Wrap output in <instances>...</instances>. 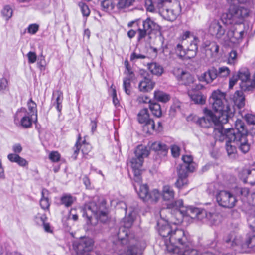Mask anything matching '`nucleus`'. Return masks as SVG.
<instances>
[{"instance_id":"1","label":"nucleus","mask_w":255,"mask_h":255,"mask_svg":"<svg viewBox=\"0 0 255 255\" xmlns=\"http://www.w3.org/2000/svg\"><path fill=\"white\" fill-rule=\"evenodd\" d=\"M247 129L243 121L237 119L234 128L224 129L223 126H219L215 130V139L219 141H223L228 138L238 146L239 150L245 154L250 150V145L247 140Z\"/></svg>"},{"instance_id":"2","label":"nucleus","mask_w":255,"mask_h":255,"mask_svg":"<svg viewBox=\"0 0 255 255\" xmlns=\"http://www.w3.org/2000/svg\"><path fill=\"white\" fill-rule=\"evenodd\" d=\"M209 102L215 112L214 115L221 124H226L233 116L234 111L225 99V94L220 90H217L212 92Z\"/></svg>"},{"instance_id":"3","label":"nucleus","mask_w":255,"mask_h":255,"mask_svg":"<svg viewBox=\"0 0 255 255\" xmlns=\"http://www.w3.org/2000/svg\"><path fill=\"white\" fill-rule=\"evenodd\" d=\"M223 241L227 246L237 252H255V234H247L243 238L235 232H231L224 236Z\"/></svg>"},{"instance_id":"4","label":"nucleus","mask_w":255,"mask_h":255,"mask_svg":"<svg viewBox=\"0 0 255 255\" xmlns=\"http://www.w3.org/2000/svg\"><path fill=\"white\" fill-rule=\"evenodd\" d=\"M106 202L103 199H95L85 204L83 208V216H86L89 220L92 216L103 223L108 220Z\"/></svg>"},{"instance_id":"5","label":"nucleus","mask_w":255,"mask_h":255,"mask_svg":"<svg viewBox=\"0 0 255 255\" xmlns=\"http://www.w3.org/2000/svg\"><path fill=\"white\" fill-rule=\"evenodd\" d=\"M149 154L148 147L140 145L134 151V155L130 160V163L133 172V180L138 183L141 181L142 166L144 159Z\"/></svg>"},{"instance_id":"6","label":"nucleus","mask_w":255,"mask_h":255,"mask_svg":"<svg viewBox=\"0 0 255 255\" xmlns=\"http://www.w3.org/2000/svg\"><path fill=\"white\" fill-rule=\"evenodd\" d=\"M249 10L235 4H230L228 11L222 15V18L229 20V23H237L239 20L248 15ZM225 22L227 23L228 21Z\"/></svg>"},{"instance_id":"7","label":"nucleus","mask_w":255,"mask_h":255,"mask_svg":"<svg viewBox=\"0 0 255 255\" xmlns=\"http://www.w3.org/2000/svg\"><path fill=\"white\" fill-rule=\"evenodd\" d=\"M142 177L141 181L138 183L133 180V185L135 190L136 191L139 197L144 202L154 201L156 202L160 196V193L158 190L154 189L151 192L149 191L148 185L142 184Z\"/></svg>"},{"instance_id":"8","label":"nucleus","mask_w":255,"mask_h":255,"mask_svg":"<svg viewBox=\"0 0 255 255\" xmlns=\"http://www.w3.org/2000/svg\"><path fill=\"white\" fill-rule=\"evenodd\" d=\"M216 198L219 206L228 209L234 207L238 202L236 196L226 190L219 191L216 195Z\"/></svg>"},{"instance_id":"9","label":"nucleus","mask_w":255,"mask_h":255,"mask_svg":"<svg viewBox=\"0 0 255 255\" xmlns=\"http://www.w3.org/2000/svg\"><path fill=\"white\" fill-rule=\"evenodd\" d=\"M160 27L154 21L150 18H147L142 21V28H138L137 29L138 41L145 38L147 35H150L153 31H159Z\"/></svg>"},{"instance_id":"10","label":"nucleus","mask_w":255,"mask_h":255,"mask_svg":"<svg viewBox=\"0 0 255 255\" xmlns=\"http://www.w3.org/2000/svg\"><path fill=\"white\" fill-rule=\"evenodd\" d=\"M178 179L175 182L176 186L181 188L188 183V172H192L194 171L193 165L181 164L177 167Z\"/></svg>"},{"instance_id":"11","label":"nucleus","mask_w":255,"mask_h":255,"mask_svg":"<svg viewBox=\"0 0 255 255\" xmlns=\"http://www.w3.org/2000/svg\"><path fill=\"white\" fill-rule=\"evenodd\" d=\"M239 80L241 81L240 87L243 91H251L255 87L254 82L250 80V73L246 67L241 68L236 73Z\"/></svg>"},{"instance_id":"12","label":"nucleus","mask_w":255,"mask_h":255,"mask_svg":"<svg viewBox=\"0 0 255 255\" xmlns=\"http://www.w3.org/2000/svg\"><path fill=\"white\" fill-rule=\"evenodd\" d=\"M127 249L119 252V255H141L146 247V243L143 241L134 243V240L128 242Z\"/></svg>"},{"instance_id":"13","label":"nucleus","mask_w":255,"mask_h":255,"mask_svg":"<svg viewBox=\"0 0 255 255\" xmlns=\"http://www.w3.org/2000/svg\"><path fill=\"white\" fill-rule=\"evenodd\" d=\"M127 249L119 252V255H141L146 247V243L143 241L134 243V240L128 242Z\"/></svg>"},{"instance_id":"14","label":"nucleus","mask_w":255,"mask_h":255,"mask_svg":"<svg viewBox=\"0 0 255 255\" xmlns=\"http://www.w3.org/2000/svg\"><path fill=\"white\" fill-rule=\"evenodd\" d=\"M218 118L214 115L211 111H208L205 117L199 118L197 121V124H199L201 127L204 128H208L214 125L215 127L214 128V135L215 136V130L216 128H219V126H222L224 124L218 120Z\"/></svg>"},{"instance_id":"15","label":"nucleus","mask_w":255,"mask_h":255,"mask_svg":"<svg viewBox=\"0 0 255 255\" xmlns=\"http://www.w3.org/2000/svg\"><path fill=\"white\" fill-rule=\"evenodd\" d=\"M14 122L16 124L18 122L23 128H28L32 126V118L25 108H21L15 114Z\"/></svg>"},{"instance_id":"16","label":"nucleus","mask_w":255,"mask_h":255,"mask_svg":"<svg viewBox=\"0 0 255 255\" xmlns=\"http://www.w3.org/2000/svg\"><path fill=\"white\" fill-rule=\"evenodd\" d=\"M226 26L224 24L222 25L218 20H214L210 24L208 32L217 39L224 42L226 35Z\"/></svg>"},{"instance_id":"17","label":"nucleus","mask_w":255,"mask_h":255,"mask_svg":"<svg viewBox=\"0 0 255 255\" xmlns=\"http://www.w3.org/2000/svg\"><path fill=\"white\" fill-rule=\"evenodd\" d=\"M157 6L162 15L169 21H173L176 18V15L173 10L167 7V3L170 4L171 0H155Z\"/></svg>"},{"instance_id":"18","label":"nucleus","mask_w":255,"mask_h":255,"mask_svg":"<svg viewBox=\"0 0 255 255\" xmlns=\"http://www.w3.org/2000/svg\"><path fill=\"white\" fill-rule=\"evenodd\" d=\"M237 27H232L227 31L224 38L225 44H228L229 42L238 43L242 41L245 32L244 30L239 31Z\"/></svg>"},{"instance_id":"19","label":"nucleus","mask_w":255,"mask_h":255,"mask_svg":"<svg viewBox=\"0 0 255 255\" xmlns=\"http://www.w3.org/2000/svg\"><path fill=\"white\" fill-rule=\"evenodd\" d=\"M217 73V68L215 66H212L203 73L198 75V79L200 82L209 84L212 83L216 78H218Z\"/></svg>"},{"instance_id":"20","label":"nucleus","mask_w":255,"mask_h":255,"mask_svg":"<svg viewBox=\"0 0 255 255\" xmlns=\"http://www.w3.org/2000/svg\"><path fill=\"white\" fill-rule=\"evenodd\" d=\"M183 201L181 199L177 200L176 201L172 202L171 203L167 205V207L166 209H162L161 210L160 212L161 218H163L164 220H165L166 222H168L169 220H171V221L172 222L171 220V218L173 217L172 214H169V216H166L165 217H164V215L165 213L169 212V210L172 208L175 209L176 210V212L179 214H180L179 211L177 210V209L183 207Z\"/></svg>"},{"instance_id":"21","label":"nucleus","mask_w":255,"mask_h":255,"mask_svg":"<svg viewBox=\"0 0 255 255\" xmlns=\"http://www.w3.org/2000/svg\"><path fill=\"white\" fill-rule=\"evenodd\" d=\"M128 230L129 228L123 226L119 228L117 236L121 242V244L123 245H127L128 242H131V241L134 240V239H129V236L128 234Z\"/></svg>"},{"instance_id":"22","label":"nucleus","mask_w":255,"mask_h":255,"mask_svg":"<svg viewBox=\"0 0 255 255\" xmlns=\"http://www.w3.org/2000/svg\"><path fill=\"white\" fill-rule=\"evenodd\" d=\"M205 48L206 54L211 57H216L217 56L219 46L215 42H207Z\"/></svg>"},{"instance_id":"23","label":"nucleus","mask_w":255,"mask_h":255,"mask_svg":"<svg viewBox=\"0 0 255 255\" xmlns=\"http://www.w3.org/2000/svg\"><path fill=\"white\" fill-rule=\"evenodd\" d=\"M179 71L180 74L177 76V78L182 84L189 85L194 82V78L190 73L183 70Z\"/></svg>"},{"instance_id":"24","label":"nucleus","mask_w":255,"mask_h":255,"mask_svg":"<svg viewBox=\"0 0 255 255\" xmlns=\"http://www.w3.org/2000/svg\"><path fill=\"white\" fill-rule=\"evenodd\" d=\"M155 83L151 80V77H145L139 83L138 88L140 91L148 92L154 87Z\"/></svg>"},{"instance_id":"25","label":"nucleus","mask_w":255,"mask_h":255,"mask_svg":"<svg viewBox=\"0 0 255 255\" xmlns=\"http://www.w3.org/2000/svg\"><path fill=\"white\" fill-rule=\"evenodd\" d=\"M226 140V149L228 156L232 159H235L238 157L237 151L235 145L238 146L233 141H230L228 138H225Z\"/></svg>"},{"instance_id":"26","label":"nucleus","mask_w":255,"mask_h":255,"mask_svg":"<svg viewBox=\"0 0 255 255\" xmlns=\"http://www.w3.org/2000/svg\"><path fill=\"white\" fill-rule=\"evenodd\" d=\"M150 149L155 151H158L159 154L165 156L168 150V147L164 143L160 142H155L150 145Z\"/></svg>"},{"instance_id":"27","label":"nucleus","mask_w":255,"mask_h":255,"mask_svg":"<svg viewBox=\"0 0 255 255\" xmlns=\"http://www.w3.org/2000/svg\"><path fill=\"white\" fill-rule=\"evenodd\" d=\"M161 195L164 200L171 201L174 198L175 192L172 187L165 185L163 187Z\"/></svg>"},{"instance_id":"28","label":"nucleus","mask_w":255,"mask_h":255,"mask_svg":"<svg viewBox=\"0 0 255 255\" xmlns=\"http://www.w3.org/2000/svg\"><path fill=\"white\" fill-rule=\"evenodd\" d=\"M56 96V99L53 102V105L56 106V108L59 112V114H61L62 105V103L63 100V93L60 90H57L53 93V97Z\"/></svg>"},{"instance_id":"29","label":"nucleus","mask_w":255,"mask_h":255,"mask_svg":"<svg viewBox=\"0 0 255 255\" xmlns=\"http://www.w3.org/2000/svg\"><path fill=\"white\" fill-rule=\"evenodd\" d=\"M76 199V197L70 194H63L60 197V204L66 207H69L72 206Z\"/></svg>"},{"instance_id":"30","label":"nucleus","mask_w":255,"mask_h":255,"mask_svg":"<svg viewBox=\"0 0 255 255\" xmlns=\"http://www.w3.org/2000/svg\"><path fill=\"white\" fill-rule=\"evenodd\" d=\"M147 67L152 74L160 76L163 72V68L157 63L153 62L148 64Z\"/></svg>"},{"instance_id":"31","label":"nucleus","mask_w":255,"mask_h":255,"mask_svg":"<svg viewBox=\"0 0 255 255\" xmlns=\"http://www.w3.org/2000/svg\"><path fill=\"white\" fill-rule=\"evenodd\" d=\"M245 100V97L242 91H237L235 92L234 96V103L239 109H241L244 106Z\"/></svg>"},{"instance_id":"32","label":"nucleus","mask_w":255,"mask_h":255,"mask_svg":"<svg viewBox=\"0 0 255 255\" xmlns=\"http://www.w3.org/2000/svg\"><path fill=\"white\" fill-rule=\"evenodd\" d=\"M134 217L135 213L134 212L133 210H132L129 211L128 215V216H126L125 217L123 218L122 221V226L128 228H130L132 226L133 222L134 220Z\"/></svg>"},{"instance_id":"33","label":"nucleus","mask_w":255,"mask_h":255,"mask_svg":"<svg viewBox=\"0 0 255 255\" xmlns=\"http://www.w3.org/2000/svg\"><path fill=\"white\" fill-rule=\"evenodd\" d=\"M151 118L149 117L148 110L147 108L141 110L137 114V120L141 124H143L149 121Z\"/></svg>"},{"instance_id":"34","label":"nucleus","mask_w":255,"mask_h":255,"mask_svg":"<svg viewBox=\"0 0 255 255\" xmlns=\"http://www.w3.org/2000/svg\"><path fill=\"white\" fill-rule=\"evenodd\" d=\"M48 193L47 190L43 189L42 190V197L40 201V205L42 209L43 210L48 209L50 205L48 197L46 195Z\"/></svg>"},{"instance_id":"35","label":"nucleus","mask_w":255,"mask_h":255,"mask_svg":"<svg viewBox=\"0 0 255 255\" xmlns=\"http://www.w3.org/2000/svg\"><path fill=\"white\" fill-rule=\"evenodd\" d=\"M245 174L247 175L246 177L244 180L245 183H249L252 185L255 184V169L246 170L244 171Z\"/></svg>"},{"instance_id":"36","label":"nucleus","mask_w":255,"mask_h":255,"mask_svg":"<svg viewBox=\"0 0 255 255\" xmlns=\"http://www.w3.org/2000/svg\"><path fill=\"white\" fill-rule=\"evenodd\" d=\"M27 106L29 111L28 114H30L31 117H32L33 115L35 116V119L33 121L34 122H36L37 121V110L36 104L31 98L27 102Z\"/></svg>"},{"instance_id":"37","label":"nucleus","mask_w":255,"mask_h":255,"mask_svg":"<svg viewBox=\"0 0 255 255\" xmlns=\"http://www.w3.org/2000/svg\"><path fill=\"white\" fill-rule=\"evenodd\" d=\"M217 77L218 79H226L230 75L231 71L226 66H221L217 68Z\"/></svg>"},{"instance_id":"38","label":"nucleus","mask_w":255,"mask_h":255,"mask_svg":"<svg viewBox=\"0 0 255 255\" xmlns=\"http://www.w3.org/2000/svg\"><path fill=\"white\" fill-rule=\"evenodd\" d=\"M101 6L103 10L110 12L115 11L116 5L112 0H104L101 2Z\"/></svg>"},{"instance_id":"39","label":"nucleus","mask_w":255,"mask_h":255,"mask_svg":"<svg viewBox=\"0 0 255 255\" xmlns=\"http://www.w3.org/2000/svg\"><path fill=\"white\" fill-rule=\"evenodd\" d=\"M154 121L151 119L149 121L143 124V131L146 133L151 134L155 130Z\"/></svg>"},{"instance_id":"40","label":"nucleus","mask_w":255,"mask_h":255,"mask_svg":"<svg viewBox=\"0 0 255 255\" xmlns=\"http://www.w3.org/2000/svg\"><path fill=\"white\" fill-rule=\"evenodd\" d=\"M154 97L157 101L163 103L168 102L170 99L169 94L160 91L154 92Z\"/></svg>"},{"instance_id":"41","label":"nucleus","mask_w":255,"mask_h":255,"mask_svg":"<svg viewBox=\"0 0 255 255\" xmlns=\"http://www.w3.org/2000/svg\"><path fill=\"white\" fill-rule=\"evenodd\" d=\"M149 109L152 114L157 117H160L162 111L160 105L157 103H151L149 104Z\"/></svg>"},{"instance_id":"42","label":"nucleus","mask_w":255,"mask_h":255,"mask_svg":"<svg viewBox=\"0 0 255 255\" xmlns=\"http://www.w3.org/2000/svg\"><path fill=\"white\" fill-rule=\"evenodd\" d=\"M47 219L46 215L43 211L38 212L34 217L35 223L39 226H42V224H44V222H46Z\"/></svg>"},{"instance_id":"43","label":"nucleus","mask_w":255,"mask_h":255,"mask_svg":"<svg viewBox=\"0 0 255 255\" xmlns=\"http://www.w3.org/2000/svg\"><path fill=\"white\" fill-rule=\"evenodd\" d=\"M189 95L191 100L194 102L195 104H203L205 102L206 98L201 93H197L194 94H190Z\"/></svg>"},{"instance_id":"44","label":"nucleus","mask_w":255,"mask_h":255,"mask_svg":"<svg viewBox=\"0 0 255 255\" xmlns=\"http://www.w3.org/2000/svg\"><path fill=\"white\" fill-rule=\"evenodd\" d=\"M133 1V0H118L116 8L119 10L126 8L132 5Z\"/></svg>"},{"instance_id":"45","label":"nucleus","mask_w":255,"mask_h":255,"mask_svg":"<svg viewBox=\"0 0 255 255\" xmlns=\"http://www.w3.org/2000/svg\"><path fill=\"white\" fill-rule=\"evenodd\" d=\"M182 43H178L175 48V51L177 56L182 60L184 59L186 55V50L183 48Z\"/></svg>"},{"instance_id":"46","label":"nucleus","mask_w":255,"mask_h":255,"mask_svg":"<svg viewBox=\"0 0 255 255\" xmlns=\"http://www.w3.org/2000/svg\"><path fill=\"white\" fill-rule=\"evenodd\" d=\"M199 39L198 37H194L193 39L190 40V45L187 47V49L192 51V52H197L198 44L199 42Z\"/></svg>"},{"instance_id":"47","label":"nucleus","mask_w":255,"mask_h":255,"mask_svg":"<svg viewBox=\"0 0 255 255\" xmlns=\"http://www.w3.org/2000/svg\"><path fill=\"white\" fill-rule=\"evenodd\" d=\"M194 37H196V36H195L191 32L189 31L184 32L180 37V41L181 42V43H182V44L185 45L187 40L191 39H193Z\"/></svg>"},{"instance_id":"48","label":"nucleus","mask_w":255,"mask_h":255,"mask_svg":"<svg viewBox=\"0 0 255 255\" xmlns=\"http://www.w3.org/2000/svg\"><path fill=\"white\" fill-rule=\"evenodd\" d=\"M200 212V209L196 207H189L186 210V214L191 218H196L198 213Z\"/></svg>"},{"instance_id":"49","label":"nucleus","mask_w":255,"mask_h":255,"mask_svg":"<svg viewBox=\"0 0 255 255\" xmlns=\"http://www.w3.org/2000/svg\"><path fill=\"white\" fill-rule=\"evenodd\" d=\"M8 81L4 78L0 79V95L3 94L8 91Z\"/></svg>"},{"instance_id":"50","label":"nucleus","mask_w":255,"mask_h":255,"mask_svg":"<svg viewBox=\"0 0 255 255\" xmlns=\"http://www.w3.org/2000/svg\"><path fill=\"white\" fill-rule=\"evenodd\" d=\"M79 6L80 8L81 12L84 16H88L90 13L88 6L83 2H79Z\"/></svg>"},{"instance_id":"51","label":"nucleus","mask_w":255,"mask_h":255,"mask_svg":"<svg viewBox=\"0 0 255 255\" xmlns=\"http://www.w3.org/2000/svg\"><path fill=\"white\" fill-rule=\"evenodd\" d=\"M2 14L6 20H8L12 15V9L8 5L5 6L2 11Z\"/></svg>"},{"instance_id":"52","label":"nucleus","mask_w":255,"mask_h":255,"mask_svg":"<svg viewBox=\"0 0 255 255\" xmlns=\"http://www.w3.org/2000/svg\"><path fill=\"white\" fill-rule=\"evenodd\" d=\"M146 57L145 55L139 53L136 50H135L130 55V59L131 61L135 62L138 59H142Z\"/></svg>"},{"instance_id":"53","label":"nucleus","mask_w":255,"mask_h":255,"mask_svg":"<svg viewBox=\"0 0 255 255\" xmlns=\"http://www.w3.org/2000/svg\"><path fill=\"white\" fill-rule=\"evenodd\" d=\"M237 195L241 198L246 197L249 193V189L248 188H238L236 190Z\"/></svg>"},{"instance_id":"54","label":"nucleus","mask_w":255,"mask_h":255,"mask_svg":"<svg viewBox=\"0 0 255 255\" xmlns=\"http://www.w3.org/2000/svg\"><path fill=\"white\" fill-rule=\"evenodd\" d=\"M123 87L126 93L130 95L131 92V84L128 79H123Z\"/></svg>"},{"instance_id":"55","label":"nucleus","mask_w":255,"mask_h":255,"mask_svg":"<svg viewBox=\"0 0 255 255\" xmlns=\"http://www.w3.org/2000/svg\"><path fill=\"white\" fill-rule=\"evenodd\" d=\"M182 160L184 162L183 164H188V165H193L194 167V170L195 169V164L194 163L193 161V158L190 155H185L182 157Z\"/></svg>"},{"instance_id":"56","label":"nucleus","mask_w":255,"mask_h":255,"mask_svg":"<svg viewBox=\"0 0 255 255\" xmlns=\"http://www.w3.org/2000/svg\"><path fill=\"white\" fill-rule=\"evenodd\" d=\"M49 159L54 162L59 161L60 158V154L57 151H52L49 156Z\"/></svg>"},{"instance_id":"57","label":"nucleus","mask_w":255,"mask_h":255,"mask_svg":"<svg viewBox=\"0 0 255 255\" xmlns=\"http://www.w3.org/2000/svg\"><path fill=\"white\" fill-rule=\"evenodd\" d=\"M37 64L40 71H42L45 70L46 61L45 57L42 55L39 58Z\"/></svg>"},{"instance_id":"58","label":"nucleus","mask_w":255,"mask_h":255,"mask_svg":"<svg viewBox=\"0 0 255 255\" xmlns=\"http://www.w3.org/2000/svg\"><path fill=\"white\" fill-rule=\"evenodd\" d=\"M39 29V25L37 24H31L27 28L28 32L31 34H35Z\"/></svg>"},{"instance_id":"59","label":"nucleus","mask_w":255,"mask_h":255,"mask_svg":"<svg viewBox=\"0 0 255 255\" xmlns=\"http://www.w3.org/2000/svg\"><path fill=\"white\" fill-rule=\"evenodd\" d=\"M238 80L239 79L236 74V73L233 74L232 76L229 79V88H232L233 86L236 84Z\"/></svg>"},{"instance_id":"60","label":"nucleus","mask_w":255,"mask_h":255,"mask_svg":"<svg viewBox=\"0 0 255 255\" xmlns=\"http://www.w3.org/2000/svg\"><path fill=\"white\" fill-rule=\"evenodd\" d=\"M27 56L29 63H34L36 61L37 55L34 52H29L27 54Z\"/></svg>"},{"instance_id":"61","label":"nucleus","mask_w":255,"mask_h":255,"mask_svg":"<svg viewBox=\"0 0 255 255\" xmlns=\"http://www.w3.org/2000/svg\"><path fill=\"white\" fill-rule=\"evenodd\" d=\"M208 212L205 210L200 209V212L198 213L196 219L199 220H203L204 218L207 219Z\"/></svg>"},{"instance_id":"62","label":"nucleus","mask_w":255,"mask_h":255,"mask_svg":"<svg viewBox=\"0 0 255 255\" xmlns=\"http://www.w3.org/2000/svg\"><path fill=\"white\" fill-rule=\"evenodd\" d=\"M245 119L247 122L249 124H255V115L248 114L245 115Z\"/></svg>"},{"instance_id":"63","label":"nucleus","mask_w":255,"mask_h":255,"mask_svg":"<svg viewBox=\"0 0 255 255\" xmlns=\"http://www.w3.org/2000/svg\"><path fill=\"white\" fill-rule=\"evenodd\" d=\"M171 153L173 157H177L180 154V148L176 145H172L171 148Z\"/></svg>"},{"instance_id":"64","label":"nucleus","mask_w":255,"mask_h":255,"mask_svg":"<svg viewBox=\"0 0 255 255\" xmlns=\"http://www.w3.org/2000/svg\"><path fill=\"white\" fill-rule=\"evenodd\" d=\"M248 222L250 228L255 232V215L250 217Z\"/></svg>"}]
</instances>
